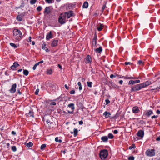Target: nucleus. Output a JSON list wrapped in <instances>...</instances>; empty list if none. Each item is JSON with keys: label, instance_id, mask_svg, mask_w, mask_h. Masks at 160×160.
Masks as SVG:
<instances>
[{"label": "nucleus", "instance_id": "nucleus-1", "mask_svg": "<svg viewBox=\"0 0 160 160\" xmlns=\"http://www.w3.org/2000/svg\"><path fill=\"white\" fill-rule=\"evenodd\" d=\"M13 34L14 38L16 40H19L21 37L22 33L18 29H14L13 31Z\"/></svg>", "mask_w": 160, "mask_h": 160}, {"label": "nucleus", "instance_id": "nucleus-2", "mask_svg": "<svg viewBox=\"0 0 160 160\" xmlns=\"http://www.w3.org/2000/svg\"><path fill=\"white\" fill-rule=\"evenodd\" d=\"M142 88H143L142 87V85L141 83L138 84L131 87V92H137Z\"/></svg>", "mask_w": 160, "mask_h": 160}, {"label": "nucleus", "instance_id": "nucleus-3", "mask_svg": "<svg viewBox=\"0 0 160 160\" xmlns=\"http://www.w3.org/2000/svg\"><path fill=\"white\" fill-rule=\"evenodd\" d=\"M108 152L106 149L101 150L99 153L100 157L102 159H104L108 156Z\"/></svg>", "mask_w": 160, "mask_h": 160}, {"label": "nucleus", "instance_id": "nucleus-4", "mask_svg": "<svg viewBox=\"0 0 160 160\" xmlns=\"http://www.w3.org/2000/svg\"><path fill=\"white\" fill-rule=\"evenodd\" d=\"M155 150L154 149H148L146 152V155L152 157L155 155Z\"/></svg>", "mask_w": 160, "mask_h": 160}, {"label": "nucleus", "instance_id": "nucleus-5", "mask_svg": "<svg viewBox=\"0 0 160 160\" xmlns=\"http://www.w3.org/2000/svg\"><path fill=\"white\" fill-rule=\"evenodd\" d=\"M58 22L61 24H63L66 22V17L64 15L61 14L58 19Z\"/></svg>", "mask_w": 160, "mask_h": 160}, {"label": "nucleus", "instance_id": "nucleus-6", "mask_svg": "<svg viewBox=\"0 0 160 160\" xmlns=\"http://www.w3.org/2000/svg\"><path fill=\"white\" fill-rule=\"evenodd\" d=\"M50 118V116L49 114L45 115L43 118V121L45 122L46 123L48 124L49 126V124L48 123L50 122V121L49 120Z\"/></svg>", "mask_w": 160, "mask_h": 160}, {"label": "nucleus", "instance_id": "nucleus-7", "mask_svg": "<svg viewBox=\"0 0 160 160\" xmlns=\"http://www.w3.org/2000/svg\"><path fill=\"white\" fill-rule=\"evenodd\" d=\"M64 15L66 18H69L71 17H72L73 15V12L72 11L67 12H66Z\"/></svg>", "mask_w": 160, "mask_h": 160}, {"label": "nucleus", "instance_id": "nucleus-8", "mask_svg": "<svg viewBox=\"0 0 160 160\" xmlns=\"http://www.w3.org/2000/svg\"><path fill=\"white\" fill-rule=\"evenodd\" d=\"M44 15L45 17L48 16L50 13V8L49 7H47L45 8L43 12Z\"/></svg>", "mask_w": 160, "mask_h": 160}, {"label": "nucleus", "instance_id": "nucleus-9", "mask_svg": "<svg viewBox=\"0 0 160 160\" xmlns=\"http://www.w3.org/2000/svg\"><path fill=\"white\" fill-rule=\"evenodd\" d=\"M97 35L95 33L94 36L92 40V44L94 47H97Z\"/></svg>", "mask_w": 160, "mask_h": 160}, {"label": "nucleus", "instance_id": "nucleus-10", "mask_svg": "<svg viewBox=\"0 0 160 160\" xmlns=\"http://www.w3.org/2000/svg\"><path fill=\"white\" fill-rule=\"evenodd\" d=\"M25 13H22L20 15H18L17 17V20L19 21H21L22 20V19L25 16Z\"/></svg>", "mask_w": 160, "mask_h": 160}, {"label": "nucleus", "instance_id": "nucleus-11", "mask_svg": "<svg viewBox=\"0 0 160 160\" xmlns=\"http://www.w3.org/2000/svg\"><path fill=\"white\" fill-rule=\"evenodd\" d=\"M152 83V82L151 81L148 80L145 82H144L141 83V84L142 86V87L144 88L147 87L148 86L151 84Z\"/></svg>", "mask_w": 160, "mask_h": 160}, {"label": "nucleus", "instance_id": "nucleus-12", "mask_svg": "<svg viewBox=\"0 0 160 160\" xmlns=\"http://www.w3.org/2000/svg\"><path fill=\"white\" fill-rule=\"evenodd\" d=\"M16 86L17 84L16 83H14L12 85L11 88L9 90L11 93H13L16 92Z\"/></svg>", "mask_w": 160, "mask_h": 160}, {"label": "nucleus", "instance_id": "nucleus-13", "mask_svg": "<svg viewBox=\"0 0 160 160\" xmlns=\"http://www.w3.org/2000/svg\"><path fill=\"white\" fill-rule=\"evenodd\" d=\"M137 134L138 137L142 138L143 137L144 135V131L140 130L138 132Z\"/></svg>", "mask_w": 160, "mask_h": 160}, {"label": "nucleus", "instance_id": "nucleus-14", "mask_svg": "<svg viewBox=\"0 0 160 160\" xmlns=\"http://www.w3.org/2000/svg\"><path fill=\"white\" fill-rule=\"evenodd\" d=\"M132 111L133 113H137L140 111V110L138 107L137 106H135L132 108Z\"/></svg>", "mask_w": 160, "mask_h": 160}, {"label": "nucleus", "instance_id": "nucleus-15", "mask_svg": "<svg viewBox=\"0 0 160 160\" xmlns=\"http://www.w3.org/2000/svg\"><path fill=\"white\" fill-rule=\"evenodd\" d=\"M19 64L16 62H15L13 65L11 67V69L12 70H15L16 68L19 66Z\"/></svg>", "mask_w": 160, "mask_h": 160}, {"label": "nucleus", "instance_id": "nucleus-16", "mask_svg": "<svg viewBox=\"0 0 160 160\" xmlns=\"http://www.w3.org/2000/svg\"><path fill=\"white\" fill-rule=\"evenodd\" d=\"M91 57L89 55L87 56L85 61L86 63H89L91 62Z\"/></svg>", "mask_w": 160, "mask_h": 160}, {"label": "nucleus", "instance_id": "nucleus-17", "mask_svg": "<svg viewBox=\"0 0 160 160\" xmlns=\"http://www.w3.org/2000/svg\"><path fill=\"white\" fill-rule=\"evenodd\" d=\"M152 113V111L151 110H148L145 111V115L149 117Z\"/></svg>", "mask_w": 160, "mask_h": 160}, {"label": "nucleus", "instance_id": "nucleus-18", "mask_svg": "<svg viewBox=\"0 0 160 160\" xmlns=\"http://www.w3.org/2000/svg\"><path fill=\"white\" fill-rule=\"evenodd\" d=\"M106 118H108L110 117L111 114L107 111H105L103 114Z\"/></svg>", "mask_w": 160, "mask_h": 160}, {"label": "nucleus", "instance_id": "nucleus-19", "mask_svg": "<svg viewBox=\"0 0 160 160\" xmlns=\"http://www.w3.org/2000/svg\"><path fill=\"white\" fill-rule=\"evenodd\" d=\"M27 115L29 117H32V118L34 117L33 112L32 111H30L27 114Z\"/></svg>", "mask_w": 160, "mask_h": 160}, {"label": "nucleus", "instance_id": "nucleus-20", "mask_svg": "<svg viewBox=\"0 0 160 160\" xmlns=\"http://www.w3.org/2000/svg\"><path fill=\"white\" fill-rule=\"evenodd\" d=\"M102 50V48L101 47H100L98 48L95 49L94 51L96 52H98V53H101Z\"/></svg>", "mask_w": 160, "mask_h": 160}, {"label": "nucleus", "instance_id": "nucleus-21", "mask_svg": "<svg viewBox=\"0 0 160 160\" xmlns=\"http://www.w3.org/2000/svg\"><path fill=\"white\" fill-rule=\"evenodd\" d=\"M24 144L28 147H32L33 145L32 143L31 142H29L28 143L25 142Z\"/></svg>", "mask_w": 160, "mask_h": 160}, {"label": "nucleus", "instance_id": "nucleus-22", "mask_svg": "<svg viewBox=\"0 0 160 160\" xmlns=\"http://www.w3.org/2000/svg\"><path fill=\"white\" fill-rule=\"evenodd\" d=\"M101 139L103 142H106L108 140V138L106 136H103L101 137Z\"/></svg>", "mask_w": 160, "mask_h": 160}, {"label": "nucleus", "instance_id": "nucleus-23", "mask_svg": "<svg viewBox=\"0 0 160 160\" xmlns=\"http://www.w3.org/2000/svg\"><path fill=\"white\" fill-rule=\"evenodd\" d=\"M74 103H71L69 104L68 105V107L70 108H71V109L73 111L75 109L74 108Z\"/></svg>", "mask_w": 160, "mask_h": 160}, {"label": "nucleus", "instance_id": "nucleus-24", "mask_svg": "<svg viewBox=\"0 0 160 160\" xmlns=\"http://www.w3.org/2000/svg\"><path fill=\"white\" fill-rule=\"evenodd\" d=\"M58 42V40H53L52 43L51 45L52 47H55L57 45V43Z\"/></svg>", "mask_w": 160, "mask_h": 160}, {"label": "nucleus", "instance_id": "nucleus-25", "mask_svg": "<svg viewBox=\"0 0 160 160\" xmlns=\"http://www.w3.org/2000/svg\"><path fill=\"white\" fill-rule=\"evenodd\" d=\"M46 44H45V43H43L42 47V48L45 50L46 52H48L49 50L46 47Z\"/></svg>", "mask_w": 160, "mask_h": 160}, {"label": "nucleus", "instance_id": "nucleus-26", "mask_svg": "<svg viewBox=\"0 0 160 160\" xmlns=\"http://www.w3.org/2000/svg\"><path fill=\"white\" fill-rule=\"evenodd\" d=\"M157 84V88L160 89V78H159L156 82Z\"/></svg>", "mask_w": 160, "mask_h": 160}, {"label": "nucleus", "instance_id": "nucleus-27", "mask_svg": "<svg viewBox=\"0 0 160 160\" xmlns=\"http://www.w3.org/2000/svg\"><path fill=\"white\" fill-rule=\"evenodd\" d=\"M88 2H85L84 3L82 7L83 8H86L88 7Z\"/></svg>", "mask_w": 160, "mask_h": 160}, {"label": "nucleus", "instance_id": "nucleus-28", "mask_svg": "<svg viewBox=\"0 0 160 160\" xmlns=\"http://www.w3.org/2000/svg\"><path fill=\"white\" fill-rule=\"evenodd\" d=\"M103 24H100V26L97 28V30L98 31H101L103 27Z\"/></svg>", "mask_w": 160, "mask_h": 160}, {"label": "nucleus", "instance_id": "nucleus-29", "mask_svg": "<svg viewBox=\"0 0 160 160\" xmlns=\"http://www.w3.org/2000/svg\"><path fill=\"white\" fill-rule=\"evenodd\" d=\"M73 133L74 136V137H75L77 135L78 133V131L77 129L74 128V129Z\"/></svg>", "mask_w": 160, "mask_h": 160}, {"label": "nucleus", "instance_id": "nucleus-30", "mask_svg": "<svg viewBox=\"0 0 160 160\" xmlns=\"http://www.w3.org/2000/svg\"><path fill=\"white\" fill-rule=\"evenodd\" d=\"M10 45L12 47H13L14 49L17 48L18 46L15 44L12 43H10Z\"/></svg>", "mask_w": 160, "mask_h": 160}, {"label": "nucleus", "instance_id": "nucleus-31", "mask_svg": "<svg viewBox=\"0 0 160 160\" xmlns=\"http://www.w3.org/2000/svg\"><path fill=\"white\" fill-rule=\"evenodd\" d=\"M136 80H130L128 82V84L133 85L134 84L136 83Z\"/></svg>", "mask_w": 160, "mask_h": 160}, {"label": "nucleus", "instance_id": "nucleus-32", "mask_svg": "<svg viewBox=\"0 0 160 160\" xmlns=\"http://www.w3.org/2000/svg\"><path fill=\"white\" fill-rule=\"evenodd\" d=\"M29 73V72L27 70H24L23 71V74L25 76H27Z\"/></svg>", "mask_w": 160, "mask_h": 160}, {"label": "nucleus", "instance_id": "nucleus-33", "mask_svg": "<svg viewBox=\"0 0 160 160\" xmlns=\"http://www.w3.org/2000/svg\"><path fill=\"white\" fill-rule=\"evenodd\" d=\"M108 138L110 139H112L114 138V136L111 133H109L108 134Z\"/></svg>", "mask_w": 160, "mask_h": 160}, {"label": "nucleus", "instance_id": "nucleus-34", "mask_svg": "<svg viewBox=\"0 0 160 160\" xmlns=\"http://www.w3.org/2000/svg\"><path fill=\"white\" fill-rule=\"evenodd\" d=\"M138 64L139 65H143L144 64V62L142 60H139L138 62Z\"/></svg>", "mask_w": 160, "mask_h": 160}, {"label": "nucleus", "instance_id": "nucleus-35", "mask_svg": "<svg viewBox=\"0 0 160 160\" xmlns=\"http://www.w3.org/2000/svg\"><path fill=\"white\" fill-rule=\"evenodd\" d=\"M11 149L13 152H16L17 151V148L16 146H13L12 147Z\"/></svg>", "mask_w": 160, "mask_h": 160}, {"label": "nucleus", "instance_id": "nucleus-36", "mask_svg": "<svg viewBox=\"0 0 160 160\" xmlns=\"http://www.w3.org/2000/svg\"><path fill=\"white\" fill-rule=\"evenodd\" d=\"M136 148V147H135V145L134 144H132L131 146H130L129 147V148L130 150H131V149H132V148Z\"/></svg>", "mask_w": 160, "mask_h": 160}, {"label": "nucleus", "instance_id": "nucleus-37", "mask_svg": "<svg viewBox=\"0 0 160 160\" xmlns=\"http://www.w3.org/2000/svg\"><path fill=\"white\" fill-rule=\"evenodd\" d=\"M87 85H88V86L89 87H92V82H87Z\"/></svg>", "mask_w": 160, "mask_h": 160}, {"label": "nucleus", "instance_id": "nucleus-38", "mask_svg": "<svg viewBox=\"0 0 160 160\" xmlns=\"http://www.w3.org/2000/svg\"><path fill=\"white\" fill-rule=\"evenodd\" d=\"M55 140L56 142H58L60 143H61L62 142V140L61 139H58V137H56L55 139Z\"/></svg>", "mask_w": 160, "mask_h": 160}, {"label": "nucleus", "instance_id": "nucleus-39", "mask_svg": "<svg viewBox=\"0 0 160 160\" xmlns=\"http://www.w3.org/2000/svg\"><path fill=\"white\" fill-rule=\"evenodd\" d=\"M46 147V145L45 144L42 145L40 147L41 150H43L44 149L45 147Z\"/></svg>", "mask_w": 160, "mask_h": 160}, {"label": "nucleus", "instance_id": "nucleus-40", "mask_svg": "<svg viewBox=\"0 0 160 160\" xmlns=\"http://www.w3.org/2000/svg\"><path fill=\"white\" fill-rule=\"evenodd\" d=\"M46 39L47 40H49L50 39V32L47 34Z\"/></svg>", "mask_w": 160, "mask_h": 160}, {"label": "nucleus", "instance_id": "nucleus-41", "mask_svg": "<svg viewBox=\"0 0 160 160\" xmlns=\"http://www.w3.org/2000/svg\"><path fill=\"white\" fill-rule=\"evenodd\" d=\"M118 75L117 74H115V75L112 74L110 76V77L111 78H115L116 77L118 76Z\"/></svg>", "mask_w": 160, "mask_h": 160}, {"label": "nucleus", "instance_id": "nucleus-42", "mask_svg": "<svg viewBox=\"0 0 160 160\" xmlns=\"http://www.w3.org/2000/svg\"><path fill=\"white\" fill-rule=\"evenodd\" d=\"M37 1V0H31L30 1V3L31 4H35Z\"/></svg>", "mask_w": 160, "mask_h": 160}, {"label": "nucleus", "instance_id": "nucleus-43", "mask_svg": "<svg viewBox=\"0 0 160 160\" xmlns=\"http://www.w3.org/2000/svg\"><path fill=\"white\" fill-rule=\"evenodd\" d=\"M42 9V7L41 6H38L37 8V10L38 11L40 12V11Z\"/></svg>", "mask_w": 160, "mask_h": 160}, {"label": "nucleus", "instance_id": "nucleus-44", "mask_svg": "<svg viewBox=\"0 0 160 160\" xmlns=\"http://www.w3.org/2000/svg\"><path fill=\"white\" fill-rule=\"evenodd\" d=\"M56 86V85H52L51 86V87H52V88L53 90H55Z\"/></svg>", "mask_w": 160, "mask_h": 160}, {"label": "nucleus", "instance_id": "nucleus-45", "mask_svg": "<svg viewBox=\"0 0 160 160\" xmlns=\"http://www.w3.org/2000/svg\"><path fill=\"white\" fill-rule=\"evenodd\" d=\"M134 157L133 156H130L128 158V160H134Z\"/></svg>", "mask_w": 160, "mask_h": 160}, {"label": "nucleus", "instance_id": "nucleus-46", "mask_svg": "<svg viewBox=\"0 0 160 160\" xmlns=\"http://www.w3.org/2000/svg\"><path fill=\"white\" fill-rule=\"evenodd\" d=\"M73 6V5L72 4H69L68 5V7L69 9L71 8Z\"/></svg>", "mask_w": 160, "mask_h": 160}, {"label": "nucleus", "instance_id": "nucleus-47", "mask_svg": "<svg viewBox=\"0 0 160 160\" xmlns=\"http://www.w3.org/2000/svg\"><path fill=\"white\" fill-rule=\"evenodd\" d=\"M39 91V89L38 88L36 89V91L35 92V94L36 95H38V92Z\"/></svg>", "mask_w": 160, "mask_h": 160}, {"label": "nucleus", "instance_id": "nucleus-48", "mask_svg": "<svg viewBox=\"0 0 160 160\" xmlns=\"http://www.w3.org/2000/svg\"><path fill=\"white\" fill-rule=\"evenodd\" d=\"M105 102H106V105H107V104H108L110 102V101L108 99H107L105 100Z\"/></svg>", "mask_w": 160, "mask_h": 160}, {"label": "nucleus", "instance_id": "nucleus-49", "mask_svg": "<svg viewBox=\"0 0 160 160\" xmlns=\"http://www.w3.org/2000/svg\"><path fill=\"white\" fill-rule=\"evenodd\" d=\"M75 91L74 90H71L70 92V94H74L75 93Z\"/></svg>", "mask_w": 160, "mask_h": 160}, {"label": "nucleus", "instance_id": "nucleus-50", "mask_svg": "<svg viewBox=\"0 0 160 160\" xmlns=\"http://www.w3.org/2000/svg\"><path fill=\"white\" fill-rule=\"evenodd\" d=\"M106 5H104L102 8V11L103 12V11L104 10L105 8H106Z\"/></svg>", "mask_w": 160, "mask_h": 160}, {"label": "nucleus", "instance_id": "nucleus-51", "mask_svg": "<svg viewBox=\"0 0 160 160\" xmlns=\"http://www.w3.org/2000/svg\"><path fill=\"white\" fill-rule=\"evenodd\" d=\"M57 99H59L60 101H62V96H59L58 98H57Z\"/></svg>", "mask_w": 160, "mask_h": 160}, {"label": "nucleus", "instance_id": "nucleus-52", "mask_svg": "<svg viewBox=\"0 0 160 160\" xmlns=\"http://www.w3.org/2000/svg\"><path fill=\"white\" fill-rule=\"evenodd\" d=\"M56 105V103L55 102H51V105Z\"/></svg>", "mask_w": 160, "mask_h": 160}, {"label": "nucleus", "instance_id": "nucleus-53", "mask_svg": "<svg viewBox=\"0 0 160 160\" xmlns=\"http://www.w3.org/2000/svg\"><path fill=\"white\" fill-rule=\"evenodd\" d=\"M131 64V63L130 62H125V65H127L128 64Z\"/></svg>", "mask_w": 160, "mask_h": 160}, {"label": "nucleus", "instance_id": "nucleus-54", "mask_svg": "<svg viewBox=\"0 0 160 160\" xmlns=\"http://www.w3.org/2000/svg\"><path fill=\"white\" fill-rule=\"evenodd\" d=\"M113 132L114 134H116L118 133V131L117 130H115L113 131Z\"/></svg>", "mask_w": 160, "mask_h": 160}, {"label": "nucleus", "instance_id": "nucleus-55", "mask_svg": "<svg viewBox=\"0 0 160 160\" xmlns=\"http://www.w3.org/2000/svg\"><path fill=\"white\" fill-rule=\"evenodd\" d=\"M53 124L54 126H53L52 127V128H54L55 127H56V124H55V123L54 122H52V123H51V124Z\"/></svg>", "mask_w": 160, "mask_h": 160}, {"label": "nucleus", "instance_id": "nucleus-56", "mask_svg": "<svg viewBox=\"0 0 160 160\" xmlns=\"http://www.w3.org/2000/svg\"><path fill=\"white\" fill-rule=\"evenodd\" d=\"M83 122L81 120L79 122V123L80 125H81L83 124Z\"/></svg>", "mask_w": 160, "mask_h": 160}, {"label": "nucleus", "instance_id": "nucleus-57", "mask_svg": "<svg viewBox=\"0 0 160 160\" xmlns=\"http://www.w3.org/2000/svg\"><path fill=\"white\" fill-rule=\"evenodd\" d=\"M11 133L13 135H15L16 134V132L14 131H12L11 132Z\"/></svg>", "mask_w": 160, "mask_h": 160}, {"label": "nucleus", "instance_id": "nucleus-58", "mask_svg": "<svg viewBox=\"0 0 160 160\" xmlns=\"http://www.w3.org/2000/svg\"><path fill=\"white\" fill-rule=\"evenodd\" d=\"M158 117V116H157H157L154 115L152 117V118L153 119V118H156L157 117Z\"/></svg>", "mask_w": 160, "mask_h": 160}, {"label": "nucleus", "instance_id": "nucleus-59", "mask_svg": "<svg viewBox=\"0 0 160 160\" xmlns=\"http://www.w3.org/2000/svg\"><path fill=\"white\" fill-rule=\"evenodd\" d=\"M68 113H71V114H73V110L72 111H68Z\"/></svg>", "mask_w": 160, "mask_h": 160}, {"label": "nucleus", "instance_id": "nucleus-60", "mask_svg": "<svg viewBox=\"0 0 160 160\" xmlns=\"http://www.w3.org/2000/svg\"><path fill=\"white\" fill-rule=\"evenodd\" d=\"M37 67V66H36L35 64L34 65V66H33V69L34 70H35L36 68V67Z\"/></svg>", "mask_w": 160, "mask_h": 160}, {"label": "nucleus", "instance_id": "nucleus-61", "mask_svg": "<svg viewBox=\"0 0 160 160\" xmlns=\"http://www.w3.org/2000/svg\"><path fill=\"white\" fill-rule=\"evenodd\" d=\"M85 78H82L81 79V81L82 82H84V81H85Z\"/></svg>", "mask_w": 160, "mask_h": 160}, {"label": "nucleus", "instance_id": "nucleus-62", "mask_svg": "<svg viewBox=\"0 0 160 160\" xmlns=\"http://www.w3.org/2000/svg\"><path fill=\"white\" fill-rule=\"evenodd\" d=\"M156 113L158 114H160V111L158 109L156 111Z\"/></svg>", "mask_w": 160, "mask_h": 160}, {"label": "nucleus", "instance_id": "nucleus-63", "mask_svg": "<svg viewBox=\"0 0 160 160\" xmlns=\"http://www.w3.org/2000/svg\"><path fill=\"white\" fill-rule=\"evenodd\" d=\"M65 88H66L67 89H68L69 87L67 86V84H65Z\"/></svg>", "mask_w": 160, "mask_h": 160}, {"label": "nucleus", "instance_id": "nucleus-64", "mask_svg": "<svg viewBox=\"0 0 160 160\" xmlns=\"http://www.w3.org/2000/svg\"><path fill=\"white\" fill-rule=\"evenodd\" d=\"M18 94H19V95H21V94L22 93H21V92L20 91V90H18Z\"/></svg>", "mask_w": 160, "mask_h": 160}]
</instances>
